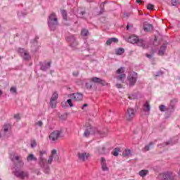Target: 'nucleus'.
I'll list each match as a JSON object with an SVG mask.
<instances>
[{
    "mask_svg": "<svg viewBox=\"0 0 180 180\" xmlns=\"http://www.w3.org/2000/svg\"><path fill=\"white\" fill-rule=\"evenodd\" d=\"M2 94H4V92H2L1 90H0V96H2Z\"/></svg>",
    "mask_w": 180,
    "mask_h": 180,
    "instance_id": "69168bd1",
    "label": "nucleus"
},
{
    "mask_svg": "<svg viewBox=\"0 0 180 180\" xmlns=\"http://www.w3.org/2000/svg\"><path fill=\"white\" fill-rule=\"evenodd\" d=\"M31 147L32 148H34L35 147H37V142H36L35 140L31 142Z\"/></svg>",
    "mask_w": 180,
    "mask_h": 180,
    "instance_id": "49530a36",
    "label": "nucleus"
},
{
    "mask_svg": "<svg viewBox=\"0 0 180 180\" xmlns=\"http://www.w3.org/2000/svg\"><path fill=\"white\" fill-rule=\"evenodd\" d=\"M58 117L59 119H60V120H65V119H67V114L65 113L59 114Z\"/></svg>",
    "mask_w": 180,
    "mask_h": 180,
    "instance_id": "f704fd0d",
    "label": "nucleus"
},
{
    "mask_svg": "<svg viewBox=\"0 0 180 180\" xmlns=\"http://www.w3.org/2000/svg\"><path fill=\"white\" fill-rule=\"evenodd\" d=\"M147 9H148V11H154V5L151 4H148Z\"/></svg>",
    "mask_w": 180,
    "mask_h": 180,
    "instance_id": "a18cd8bd",
    "label": "nucleus"
},
{
    "mask_svg": "<svg viewBox=\"0 0 180 180\" xmlns=\"http://www.w3.org/2000/svg\"><path fill=\"white\" fill-rule=\"evenodd\" d=\"M176 103V99H173L170 101V105L167 108L168 113H173L175 110V103Z\"/></svg>",
    "mask_w": 180,
    "mask_h": 180,
    "instance_id": "4468645a",
    "label": "nucleus"
},
{
    "mask_svg": "<svg viewBox=\"0 0 180 180\" xmlns=\"http://www.w3.org/2000/svg\"><path fill=\"white\" fill-rule=\"evenodd\" d=\"M124 15L125 18H127V16H129V13H124Z\"/></svg>",
    "mask_w": 180,
    "mask_h": 180,
    "instance_id": "e2e57ef3",
    "label": "nucleus"
},
{
    "mask_svg": "<svg viewBox=\"0 0 180 180\" xmlns=\"http://www.w3.org/2000/svg\"><path fill=\"white\" fill-rule=\"evenodd\" d=\"M105 4H106V2H103L101 4V11H100L101 14H102V13H103V12H105Z\"/></svg>",
    "mask_w": 180,
    "mask_h": 180,
    "instance_id": "ea45409f",
    "label": "nucleus"
},
{
    "mask_svg": "<svg viewBox=\"0 0 180 180\" xmlns=\"http://www.w3.org/2000/svg\"><path fill=\"white\" fill-rule=\"evenodd\" d=\"M51 155L54 157V160H56V161H58V155H57V150L53 149L51 152Z\"/></svg>",
    "mask_w": 180,
    "mask_h": 180,
    "instance_id": "72a5a7b5",
    "label": "nucleus"
},
{
    "mask_svg": "<svg viewBox=\"0 0 180 180\" xmlns=\"http://www.w3.org/2000/svg\"><path fill=\"white\" fill-rule=\"evenodd\" d=\"M15 176L17 178H20V179H25V178H27L29 176V174L27 172L22 171L18 168L13 172Z\"/></svg>",
    "mask_w": 180,
    "mask_h": 180,
    "instance_id": "423d86ee",
    "label": "nucleus"
},
{
    "mask_svg": "<svg viewBox=\"0 0 180 180\" xmlns=\"http://www.w3.org/2000/svg\"><path fill=\"white\" fill-rule=\"evenodd\" d=\"M124 78H126V74L124 73H122L117 76V79H118V81H122V82H123V79H124Z\"/></svg>",
    "mask_w": 180,
    "mask_h": 180,
    "instance_id": "c756f323",
    "label": "nucleus"
},
{
    "mask_svg": "<svg viewBox=\"0 0 180 180\" xmlns=\"http://www.w3.org/2000/svg\"><path fill=\"white\" fill-rule=\"evenodd\" d=\"M57 99H58V94L57 93H53L51 98V101H57Z\"/></svg>",
    "mask_w": 180,
    "mask_h": 180,
    "instance_id": "e433bc0d",
    "label": "nucleus"
},
{
    "mask_svg": "<svg viewBox=\"0 0 180 180\" xmlns=\"http://www.w3.org/2000/svg\"><path fill=\"white\" fill-rule=\"evenodd\" d=\"M124 68L121 67L120 69L117 70V74H124Z\"/></svg>",
    "mask_w": 180,
    "mask_h": 180,
    "instance_id": "37998d69",
    "label": "nucleus"
},
{
    "mask_svg": "<svg viewBox=\"0 0 180 180\" xmlns=\"http://www.w3.org/2000/svg\"><path fill=\"white\" fill-rule=\"evenodd\" d=\"M18 16H25V15H26V13H23L22 12H18Z\"/></svg>",
    "mask_w": 180,
    "mask_h": 180,
    "instance_id": "13d9d810",
    "label": "nucleus"
},
{
    "mask_svg": "<svg viewBox=\"0 0 180 180\" xmlns=\"http://www.w3.org/2000/svg\"><path fill=\"white\" fill-rule=\"evenodd\" d=\"M139 176H142V178H144L146 175L148 174V170L147 169H143L139 172Z\"/></svg>",
    "mask_w": 180,
    "mask_h": 180,
    "instance_id": "bb28decb",
    "label": "nucleus"
},
{
    "mask_svg": "<svg viewBox=\"0 0 180 180\" xmlns=\"http://www.w3.org/2000/svg\"><path fill=\"white\" fill-rule=\"evenodd\" d=\"M146 56L147 58H149V60H153V54L146 53Z\"/></svg>",
    "mask_w": 180,
    "mask_h": 180,
    "instance_id": "6e6d98bb",
    "label": "nucleus"
},
{
    "mask_svg": "<svg viewBox=\"0 0 180 180\" xmlns=\"http://www.w3.org/2000/svg\"><path fill=\"white\" fill-rule=\"evenodd\" d=\"M116 86H117V88L120 89V88H122V84H116Z\"/></svg>",
    "mask_w": 180,
    "mask_h": 180,
    "instance_id": "052dcab7",
    "label": "nucleus"
},
{
    "mask_svg": "<svg viewBox=\"0 0 180 180\" xmlns=\"http://www.w3.org/2000/svg\"><path fill=\"white\" fill-rule=\"evenodd\" d=\"M11 160L14 162L15 167H19V168H22L23 165H25V163L23 162V160H22V156L18 155H13L11 156Z\"/></svg>",
    "mask_w": 180,
    "mask_h": 180,
    "instance_id": "20e7f679",
    "label": "nucleus"
},
{
    "mask_svg": "<svg viewBox=\"0 0 180 180\" xmlns=\"http://www.w3.org/2000/svg\"><path fill=\"white\" fill-rule=\"evenodd\" d=\"M154 144H155V141L154 142H150L148 145H146L143 149L142 151H150V148H153L154 147Z\"/></svg>",
    "mask_w": 180,
    "mask_h": 180,
    "instance_id": "4be33fe9",
    "label": "nucleus"
},
{
    "mask_svg": "<svg viewBox=\"0 0 180 180\" xmlns=\"http://www.w3.org/2000/svg\"><path fill=\"white\" fill-rule=\"evenodd\" d=\"M78 158L80 161H86L89 158V153H81L78 154Z\"/></svg>",
    "mask_w": 180,
    "mask_h": 180,
    "instance_id": "f3484780",
    "label": "nucleus"
},
{
    "mask_svg": "<svg viewBox=\"0 0 180 180\" xmlns=\"http://www.w3.org/2000/svg\"><path fill=\"white\" fill-rule=\"evenodd\" d=\"M128 81L129 82V86H134L136 82H137V73L135 72H131L128 77Z\"/></svg>",
    "mask_w": 180,
    "mask_h": 180,
    "instance_id": "1a4fd4ad",
    "label": "nucleus"
},
{
    "mask_svg": "<svg viewBox=\"0 0 180 180\" xmlns=\"http://www.w3.org/2000/svg\"><path fill=\"white\" fill-rule=\"evenodd\" d=\"M50 106L52 109L56 108V106H57V101L50 100Z\"/></svg>",
    "mask_w": 180,
    "mask_h": 180,
    "instance_id": "7c9ffc66",
    "label": "nucleus"
},
{
    "mask_svg": "<svg viewBox=\"0 0 180 180\" xmlns=\"http://www.w3.org/2000/svg\"><path fill=\"white\" fill-rule=\"evenodd\" d=\"M136 44H137V46H139L140 47H143V49H147V47H148L147 41L142 39L138 38Z\"/></svg>",
    "mask_w": 180,
    "mask_h": 180,
    "instance_id": "2eb2a0df",
    "label": "nucleus"
},
{
    "mask_svg": "<svg viewBox=\"0 0 180 180\" xmlns=\"http://www.w3.org/2000/svg\"><path fill=\"white\" fill-rule=\"evenodd\" d=\"M101 165L102 171L107 172L109 171V167H108V165L106 164V160L105 158H101Z\"/></svg>",
    "mask_w": 180,
    "mask_h": 180,
    "instance_id": "dca6fc26",
    "label": "nucleus"
},
{
    "mask_svg": "<svg viewBox=\"0 0 180 180\" xmlns=\"http://www.w3.org/2000/svg\"><path fill=\"white\" fill-rule=\"evenodd\" d=\"M54 158V156H53V155H51L49 156V158L48 159V162L47 164H51L53 162V158Z\"/></svg>",
    "mask_w": 180,
    "mask_h": 180,
    "instance_id": "09e8293b",
    "label": "nucleus"
},
{
    "mask_svg": "<svg viewBox=\"0 0 180 180\" xmlns=\"http://www.w3.org/2000/svg\"><path fill=\"white\" fill-rule=\"evenodd\" d=\"M81 14H82V15H85V11H82V12H81Z\"/></svg>",
    "mask_w": 180,
    "mask_h": 180,
    "instance_id": "774afa93",
    "label": "nucleus"
},
{
    "mask_svg": "<svg viewBox=\"0 0 180 180\" xmlns=\"http://www.w3.org/2000/svg\"><path fill=\"white\" fill-rule=\"evenodd\" d=\"M72 74H73L74 77H77L79 75V72H74Z\"/></svg>",
    "mask_w": 180,
    "mask_h": 180,
    "instance_id": "bf43d9fd",
    "label": "nucleus"
},
{
    "mask_svg": "<svg viewBox=\"0 0 180 180\" xmlns=\"http://www.w3.org/2000/svg\"><path fill=\"white\" fill-rule=\"evenodd\" d=\"M144 32H151L153 30V25L145 23L143 25Z\"/></svg>",
    "mask_w": 180,
    "mask_h": 180,
    "instance_id": "b1692460",
    "label": "nucleus"
},
{
    "mask_svg": "<svg viewBox=\"0 0 180 180\" xmlns=\"http://www.w3.org/2000/svg\"><path fill=\"white\" fill-rule=\"evenodd\" d=\"M172 5L173 6H176V5H178L176 0H172Z\"/></svg>",
    "mask_w": 180,
    "mask_h": 180,
    "instance_id": "5fc2aeb1",
    "label": "nucleus"
},
{
    "mask_svg": "<svg viewBox=\"0 0 180 180\" xmlns=\"http://www.w3.org/2000/svg\"><path fill=\"white\" fill-rule=\"evenodd\" d=\"M143 2L141 0H136V4H143Z\"/></svg>",
    "mask_w": 180,
    "mask_h": 180,
    "instance_id": "680f3d73",
    "label": "nucleus"
},
{
    "mask_svg": "<svg viewBox=\"0 0 180 180\" xmlns=\"http://www.w3.org/2000/svg\"><path fill=\"white\" fill-rule=\"evenodd\" d=\"M130 26L129 25H127V30H129Z\"/></svg>",
    "mask_w": 180,
    "mask_h": 180,
    "instance_id": "338daca9",
    "label": "nucleus"
},
{
    "mask_svg": "<svg viewBox=\"0 0 180 180\" xmlns=\"http://www.w3.org/2000/svg\"><path fill=\"white\" fill-rule=\"evenodd\" d=\"M143 112L146 113H149L150 110H151V106H150V104L148 102H146V103L143 104Z\"/></svg>",
    "mask_w": 180,
    "mask_h": 180,
    "instance_id": "5701e85b",
    "label": "nucleus"
},
{
    "mask_svg": "<svg viewBox=\"0 0 180 180\" xmlns=\"http://www.w3.org/2000/svg\"><path fill=\"white\" fill-rule=\"evenodd\" d=\"M168 45V44L167 42L164 43L160 48L159 51H158V54L160 56H164V54H165V51L167 50V46Z\"/></svg>",
    "mask_w": 180,
    "mask_h": 180,
    "instance_id": "6ab92c4d",
    "label": "nucleus"
},
{
    "mask_svg": "<svg viewBox=\"0 0 180 180\" xmlns=\"http://www.w3.org/2000/svg\"><path fill=\"white\" fill-rule=\"evenodd\" d=\"M119 153H120V148H115L112 152V155H114L115 157H117V155H119Z\"/></svg>",
    "mask_w": 180,
    "mask_h": 180,
    "instance_id": "c85d7f7f",
    "label": "nucleus"
},
{
    "mask_svg": "<svg viewBox=\"0 0 180 180\" xmlns=\"http://www.w3.org/2000/svg\"><path fill=\"white\" fill-rule=\"evenodd\" d=\"M67 103H68L70 108H72V106H74V104L72 103V100L71 98L67 100Z\"/></svg>",
    "mask_w": 180,
    "mask_h": 180,
    "instance_id": "de8ad7c7",
    "label": "nucleus"
},
{
    "mask_svg": "<svg viewBox=\"0 0 180 180\" xmlns=\"http://www.w3.org/2000/svg\"><path fill=\"white\" fill-rule=\"evenodd\" d=\"M162 75H164V72L162 71H158L155 74V77H162Z\"/></svg>",
    "mask_w": 180,
    "mask_h": 180,
    "instance_id": "8fccbe9b",
    "label": "nucleus"
},
{
    "mask_svg": "<svg viewBox=\"0 0 180 180\" xmlns=\"http://www.w3.org/2000/svg\"><path fill=\"white\" fill-rule=\"evenodd\" d=\"M66 39L72 49L77 48V46H78V41H77V39H75V37L74 35H70Z\"/></svg>",
    "mask_w": 180,
    "mask_h": 180,
    "instance_id": "9b49d317",
    "label": "nucleus"
},
{
    "mask_svg": "<svg viewBox=\"0 0 180 180\" xmlns=\"http://www.w3.org/2000/svg\"><path fill=\"white\" fill-rule=\"evenodd\" d=\"M69 98L71 99H73V101H76L77 102H79V101H82L84 98V94L82 93H75L70 94Z\"/></svg>",
    "mask_w": 180,
    "mask_h": 180,
    "instance_id": "ddd939ff",
    "label": "nucleus"
},
{
    "mask_svg": "<svg viewBox=\"0 0 180 180\" xmlns=\"http://www.w3.org/2000/svg\"><path fill=\"white\" fill-rule=\"evenodd\" d=\"M89 33V31H88V30H83L81 32V35L84 37H86L88 36Z\"/></svg>",
    "mask_w": 180,
    "mask_h": 180,
    "instance_id": "58836bf2",
    "label": "nucleus"
},
{
    "mask_svg": "<svg viewBox=\"0 0 180 180\" xmlns=\"http://www.w3.org/2000/svg\"><path fill=\"white\" fill-rule=\"evenodd\" d=\"M88 106V104H84L82 106V109H84V108H86Z\"/></svg>",
    "mask_w": 180,
    "mask_h": 180,
    "instance_id": "0e129e2a",
    "label": "nucleus"
},
{
    "mask_svg": "<svg viewBox=\"0 0 180 180\" xmlns=\"http://www.w3.org/2000/svg\"><path fill=\"white\" fill-rule=\"evenodd\" d=\"M3 130H4V133L8 132V131L9 130V124H5L3 127Z\"/></svg>",
    "mask_w": 180,
    "mask_h": 180,
    "instance_id": "c03bdc74",
    "label": "nucleus"
},
{
    "mask_svg": "<svg viewBox=\"0 0 180 180\" xmlns=\"http://www.w3.org/2000/svg\"><path fill=\"white\" fill-rule=\"evenodd\" d=\"M22 58L25 61H29V60H30V54H29V53L27 52L26 53H24V55L22 56Z\"/></svg>",
    "mask_w": 180,
    "mask_h": 180,
    "instance_id": "2f4dec72",
    "label": "nucleus"
},
{
    "mask_svg": "<svg viewBox=\"0 0 180 180\" xmlns=\"http://www.w3.org/2000/svg\"><path fill=\"white\" fill-rule=\"evenodd\" d=\"M178 143V136H175L173 139H170L169 141L165 143L158 145V147L162 148L165 146H174V144H176Z\"/></svg>",
    "mask_w": 180,
    "mask_h": 180,
    "instance_id": "f8f14e48",
    "label": "nucleus"
},
{
    "mask_svg": "<svg viewBox=\"0 0 180 180\" xmlns=\"http://www.w3.org/2000/svg\"><path fill=\"white\" fill-rule=\"evenodd\" d=\"M78 85H82V86H85L86 89H92V80L91 79H84L78 82Z\"/></svg>",
    "mask_w": 180,
    "mask_h": 180,
    "instance_id": "0eeeda50",
    "label": "nucleus"
},
{
    "mask_svg": "<svg viewBox=\"0 0 180 180\" xmlns=\"http://www.w3.org/2000/svg\"><path fill=\"white\" fill-rule=\"evenodd\" d=\"M37 126H39V127H41L43 126V122L41 121H38L37 122L35 123Z\"/></svg>",
    "mask_w": 180,
    "mask_h": 180,
    "instance_id": "864d4df0",
    "label": "nucleus"
},
{
    "mask_svg": "<svg viewBox=\"0 0 180 180\" xmlns=\"http://www.w3.org/2000/svg\"><path fill=\"white\" fill-rule=\"evenodd\" d=\"M14 118L17 120H20V115L19 114H16L14 115Z\"/></svg>",
    "mask_w": 180,
    "mask_h": 180,
    "instance_id": "4d7b16f0",
    "label": "nucleus"
},
{
    "mask_svg": "<svg viewBox=\"0 0 180 180\" xmlns=\"http://www.w3.org/2000/svg\"><path fill=\"white\" fill-rule=\"evenodd\" d=\"M139 37L134 35H131L127 39V41L128 43H131V44H136L137 43V39Z\"/></svg>",
    "mask_w": 180,
    "mask_h": 180,
    "instance_id": "412c9836",
    "label": "nucleus"
},
{
    "mask_svg": "<svg viewBox=\"0 0 180 180\" xmlns=\"http://www.w3.org/2000/svg\"><path fill=\"white\" fill-rule=\"evenodd\" d=\"M46 154H47V150H42L39 151V165L41 168H43L44 172L46 174H49L50 167L47 165V159L43 157Z\"/></svg>",
    "mask_w": 180,
    "mask_h": 180,
    "instance_id": "f257e3e1",
    "label": "nucleus"
},
{
    "mask_svg": "<svg viewBox=\"0 0 180 180\" xmlns=\"http://www.w3.org/2000/svg\"><path fill=\"white\" fill-rule=\"evenodd\" d=\"M106 150V148H105V146H103L101 148H99L98 149V153L100 154H105V150Z\"/></svg>",
    "mask_w": 180,
    "mask_h": 180,
    "instance_id": "a19ab883",
    "label": "nucleus"
},
{
    "mask_svg": "<svg viewBox=\"0 0 180 180\" xmlns=\"http://www.w3.org/2000/svg\"><path fill=\"white\" fill-rule=\"evenodd\" d=\"M10 92H11L12 94H16L17 92L16 87H11L10 89Z\"/></svg>",
    "mask_w": 180,
    "mask_h": 180,
    "instance_id": "603ef678",
    "label": "nucleus"
},
{
    "mask_svg": "<svg viewBox=\"0 0 180 180\" xmlns=\"http://www.w3.org/2000/svg\"><path fill=\"white\" fill-rule=\"evenodd\" d=\"M61 15L64 19V20H67V11L65 10H62L61 11Z\"/></svg>",
    "mask_w": 180,
    "mask_h": 180,
    "instance_id": "4c0bfd02",
    "label": "nucleus"
},
{
    "mask_svg": "<svg viewBox=\"0 0 180 180\" xmlns=\"http://www.w3.org/2000/svg\"><path fill=\"white\" fill-rule=\"evenodd\" d=\"M129 98L131 100L137 99V94H133L129 96Z\"/></svg>",
    "mask_w": 180,
    "mask_h": 180,
    "instance_id": "79ce46f5",
    "label": "nucleus"
},
{
    "mask_svg": "<svg viewBox=\"0 0 180 180\" xmlns=\"http://www.w3.org/2000/svg\"><path fill=\"white\" fill-rule=\"evenodd\" d=\"M51 67V62H44L41 65V71H47Z\"/></svg>",
    "mask_w": 180,
    "mask_h": 180,
    "instance_id": "aec40b11",
    "label": "nucleus"
},
{
    "mask_svg": "<svg viewBox=\"0 0 180 180\" xmlns=\"http://www.w3.org/2000/svg\"><path fill=\"white\" fill-rule=\"evenodd\" d=\"M48 25L50 30L52 32H54V30L57 29V27L58 26V20L57 18V15H56V13H53L49 15Z\"/></svg>",
    "mask_w": 180,
    "mask_h": 180,
    "instance_id": "7ed1b4c3",
    "label": "nucleus"
},
{
    "mask_svg": "<svg viewBox=\"0 0 180 180\" xmlns=\"http://www.w3.org/2000/svg\"><path fill=\"white\" fill-rule=\"evenodd\" d=\"M18 53L20 54L21 57L25 55V53H27V51L25 50V49L20 48L18 49Z\"/></svg>",
    "mask_w": 180,
    "mask_h": 180,
    "instance_id": "c9c22d12",
    "label": "nucleus"
},
{
    "mask_svg": "<svg viewBox=\"0 0 180 180\" xmlns=\"http://www.w3.org/2000/svg\"><path fill=\"white\" fill-rule=\"evenodd\" d=\"M131 155V150L129 149H125L124 151L123 152V155L124 157H129V155Z\"/></svg>",
    "mask_w": 180,
    "mask_h": 180,
    "instance_id": "473e14b6",
    "label": "nucleus"
},
{
    "mask_svg": "<svg viewBox=\"0 0 180 180\" xmlns=\"http://www.w3.org/2000/svg\"><path fill=\"white\" fill-rule=\"evenodd\" d=\"M175 176L176 175L172 172H167L159 174V178L161 180H174Z\"/></svg>",
    "mask_w": 180,
    "mask_h": 180,
    "instance_id": "39448f33",
    "label": "nucleus"
},
{
    "mask_svg": "<svg viewBox=\"0 0 180 180\" xmlns=\"http://www.w3.org/2000/svg\"><path fill=\"white\" fill-rule=\"evenodd\" d=\"M119 41V39H117V38H110L107 40L106 41V44L107 46H110V44H112V43H117Z\"/></svg>",
    "mask_w": 180,
    "mask_h": 180,
    "instance_id": "393cba45",
    "label": "nucleus"
},
{
    "mask_svg": "<svg viewBox=\"0 0 180 180\" xmlns=\"http://www.w3.org/2000/svg\"><path fill=\"white\" fill-rule=\"evenodd\" d=\"M159 109H160V112H165V105H161L159 107Z\"/></svg>",
    "mask_w": 180,
    "mask_h": 180,
    "instance_id": "3c124183",
    "label": "nucleus"
},
{
    "mask_svg": "<svg viewBox=\"0 0 180 180\" xmlns=\"http://www.w3.org/2000/svg\"><path fill=\"white\" fill-rule=\"evenodd\" d=\"M91 82H94L95 84H101V85H106V82L99 77H92Z\"/></svg>",
    "mask_w": 180,
    "mask_h": 180,
    "instance_id": "a211bd4d",
    "label": "nucleus"
},
{
    "mask_svg": "<svg viewBox=\"0 0 180 180\" xmlns=\"http://www.w3.org/2000/svg\"><path fill=\"white\" fill-rule=\"evenodd\" d=\"M90 134H97L100 136V137H105L106 136L107 132L106 130L105 131H99L98 129L95 127H92L89 126L84 131V137H89Z\"/></svg>",
    "mask_w": 180,
    "mask_h": 180,
    "instance_id": "f03ea898",
    "label": "nucleus"
},
{
    "mask_svg": "<svg viewBox=\"0 0 180 180\" xmlns=\"http://www.w3.org/2000/svg\"><path fill=\"white\" fill-rule=\"evenodd\" d=\"M124 49L123 48H120L117 49L115 51V54L117 56H122V54H124Z\"/></svg>",
    "mask_w": 180,
    "mask_h": 180,
    "instance_id": "cd10ccee",
    "label": "nucleus"
},
{
    "mask_svg": "<svg viewBox=\"0 0 180 180\" xmlns=\"http://www.w3.org/2000/svg\"><path fill=\"white\" fill-rule=\"evenodd\" d=\"M134 116H136V110L134 108H128L125 114L127 120H128V122L131 121L132 119H134Z\"/></svg>",
    "mask_w": 180,
    "mask_h": 180,
    "instance_id": "6e6552de",
    "label": "nucleus"
},
{
    "mask_svg": "<svg viewBox=\"0 0 180 180\" xmlns=\"http://www.w3.org/2000/svg\"><path fill=\"white\" fill-rule=\"evenodd\" d=\"M61 131H54L49 135V140L51 141V143H54V141H56V140H58L60 139V136H61Z\"/></svg>",
    "mask_w": 180,
    "mask_h": 180,
    "instance_id": "9d476101",
    "label": "nucleus"
},
{
    "mask_svg": "<svg viewBox=\"0 0 180 180\" xmlns=\"http://www.w3.org/2000/svg\"><path fill=\"white\" fill-rule=\"evenodd\" d=\"M27 161L30 162L31 161H37V158L33 154H30L27 158Z\"/></svg>",
    "mask_w": 180,
    "mask_h": 180,
    "instance_id": "a878e982",
    "label": "nucleus"
}]
</instances>
